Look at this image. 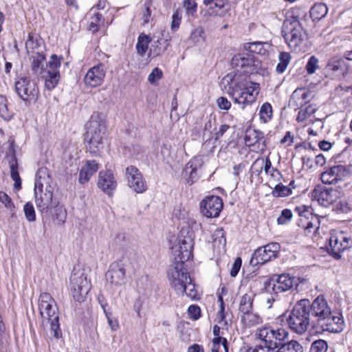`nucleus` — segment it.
Returning a JSON list of instances; mask_svg holds the SVG:
<instances>
[{
  "label": "nucleus",
  "instance_id": "nucleus-3",
  "mask_svg": "<svg viewBox=\"0 0 352 352\" xmlns=\"http://www.w3.org/2000/svg\"><path fill=\"white\" fill-rule=\"evenodd\" d=\"M40 315L43 319L42 323L50 324V333L53 338H59L62 336L59 324L58 309L54 300L48 293H42L38 299Z\"/></svg>",
  "mask_w": 352,
  "mask_h": 352
},
{
  "label": "nucleus",
  "instance_id": "nucleus-36",
  "mask_svg": "<svg viewBox=\"0 0 352 352\" xmlns=\"http://www.w3.org/2000/svg\"><path fill=\"white\" fill-rule=\"evenodd\" d=\"M276 352H304V350L298 342L291 340L287 343L282 342Z\"/></svg>",
  "mask_w": 352,
  "mask_h": 352
},
{
  "label": "nucleus",
  "instance_id": "nucleus-17",
  "mask_svg": "<svg viewBox=\"0 0 352 352\" xmlns=\"http://www.w3.org/2000/svg\"><path fill=\"white\" fill-rule=\"evenodd\" d=\"M200 208L204 216L208 218L217 217L223 208V201L218 196H210L201 201Z\"/></svg>",
  "mask_w": 352,
  "mask_h": 352
},
{
  "label": "nucleus",
  "instance_id": "nucleus-7",
  "mask_svg": "<svg viewBox=\"0 0 352 352\" xmlns=\"http://www.w3.org/2000/svg\"><path fill=\"white\" fill-rule=\"evenodd\" d=\"M195 234L189 227L181 230L178 236V244L172 248L174 260L185 263L192 256Z\"/></svg>",
  "mask_w": 352,
  "mask_h": 352
},
{
  "label": "nucleus",
  "instance_id": "nucleus-56",
  "mask_svg": "<svg viewBox=\"0 0 352 352\" xmlns=\"http://www.w3.org/2000/svg\"><path fill=\"white\" fill-rule=\"evenodd\" d=\"M102 16L99 12L94 13V16L91 18L89 24V30L96 32L98 30L99 23L101 21Z\"/></svg>",
  "mask_w": 352,
  "mask_h": 352
},
{
  "label": "nucleus",
  "instance_id": "nucleus-32",
  "mask_svg": "<svg viewBox=\"0 0 352 352\" xmlns=\"http://www.w3.org/2000/svg\"><path fill=\"white\" fill-rule=\"evenodd\" d=\"M254 296L255 294L252 292L245 293L241 296L239 305V310L241 314H248L252 310Z\"/></svg>",
  "mask_w": 352,
  "mask_h": 352
},
{
  "label": "nucleus",
  "instance_id": "nucleus-13",
  "mask_svg": "<svg viewBox=\"0 0 352 352\" xmlns=\"http://www.w3.org/2000/svg\"><path fill=\"white\" fill-rule=\"evenodd\" d=\"M15 90L19 96L25 102L37 99L39 91L36 83L29 77H21L15 82Z\"/></svg>",
  "mask_w": 352,
  "mask_h": 352
},
{
  "label": "nucleus",
  "instance_id": "nucleus-9",
  "mask_svg": "<svg viewBox=\"0 0 352 352\" xmlns=\"http://www.w3.org/2000/svg\"><path fill=\"white\" fill-rule=\"evenodd\" d=\"M167 278L169 283L176 292L184 291L185 284L190 283V276L184 267V263L182 261H175L170 265L168 272Z\"/></svg>",
  "mask_w": 352,
  "mask_h": 352
},
{
  "label": "nucleus",
  "instance_id": "nucleus-59",
  "mask_svg": "<svg viewBox=\"0 0 352 352\" xmlns=\"http://www.w3.org/2000/svg\"><path fill=\"white\" fill-rule=\"evenodd\" d=\"M190 318L197 320L200 317L201 309L197 305H190L188 309Z\"/></svg>",
  "mask_w": 352,
  "mask_h": 352
},
{
  "label": "nucleus",
  "instance_id": "nucleus-50",
  "mask_svg": "<svg viewBox=\"0 0 352 352\" xmlns=\"http://www.w3.org/2000/svg\"><path fill=\"white\" fill-rule=\"evenodd\" d=\"M260 118L264 122H268L272 116V108L270 103L265 102L260 108L259 111Z\"/></svg>",
  "mask_w": 352,
  "mask_h": 352
},
{
  "label": "nucleus",
  "instance_id": "nucleus-64",
  "mask_svg": "<svg viewBox=\"0 0 352 352\" xmlns=\"http://www.w3.org/2000/svg\"><path fill=\"white\" fill-rule=\"evenodd\" d=\"M241 266V259L240 258H237L234 263L232 264L231 270H230V276L232 277H235L237 274L239 273V271L240 270V267Z\"/></svg>",
  "mask_w": 352,
  "mask_h": 352
},
{
  "label": "nucleus",
  "instance_id": "nucleus-45",
  "mask_svg": "<svg viewBox=\"0 0 352 352\" xmlns=\"http://www.w3.org/2000/svg\"><path fill=\"white\" fill-rule=\"evenodd\" d=\"M266 43L263 42H252L244 44V49L251 53L265 54L266 50L264 46Z\"/></svg>",
  "mask_w": 352,
  "mask_h": 352
},
{
  "label": "nucleus",
  "instance_id": "nucleus-20",
  "mask_svg": "<svg viewBox=\"0 0 352 352\" xmlns=\"http://www.w3.org/2000/svg\"><path fill=\"white\" fill-rule=\"evenodd\" d=\"M342 319L338 316L333 315L331 312L322 318L314 326L320 331L338 333L342 330Z\"/></svg>",
  "mask_w": 352,
  "mask_h": 352
},
{
  "label": "nucleus",
  "instance_id": "nucleus-21",
  "mask_svg": "<svg viewBox=\"0 0 352 352\" xmlns=\"http://www.w3.org/2000/svg\"><path fill=\"white\" fill-rule=\"evenodd\" d=\"M349 174V169L344 165L331 167L321 174L320 179L323 184H332L342 180Z\"/></svg>",
  "mask_w": 352,
  "mask_h": 352
},
{
  "label": "nucleus",
  "instance_id": "nucleus-11",
  "mask_svg": "<svg viewBox=\"0 0 352 352\" xmlns=\"http://www.w3.org/2000/svg\"><path fill=\"white\" fill-rule=\"evenodd\" d=\"M342 195L340 190L333 188L317 186L311 192L310 197L323 207H328L336 202Z\"/></svg>",
  "mask_w": 352,
  "mask_h": 352
},
{
  "label": "nucleus",
  "instance_id": "nucleus-38",
  "mask_svg": "<svg viewBox=\"0 0 352 352\" xmlns=\"http://www.w3.org/2000/svg\"><path fill=\"white\" fill-rule=\"evenodd\" d=\"M151 41V39L149 36L144 33H141L139 35L135 47L138 53L141 56H143L145 54L146 52L148 50V44Z\"/></svg>",
  "mask_w": 352,
  "mask_h": 352
},
{
  "label": "nucleus",
  "instance_id": "nucleus-46",
  "mask_svg": "<svg viewBox=\"0 0 352 352\" xmlns=\"http://www.w3.org/2000/svg\"><path fill=\"white\" fill-rule=\"evenodd\" d=\"M184 286L185 289L184 291L181 292H176L177 294L183 295L184 293L186 295L192 300H197L199 298L198 291L196 288L195 285L192 283V279L190 278V283H188L185 284Z\"/></svg>",
  "mask_w": 352,
  "mask_h": 352
},
{
  "label": "nucleus",
  "instance_id": "nucleus-51",
  "mask_svg": "<svg viewBox=\"0 0 352 352\" xmlns=\"http://www.w3.org/2000/svg\"><path fill=\"white\" fill-rule=\"evenodd\" d=\"M23 211L25 218L28 221L34 222L36 221L35 210L31 202H28L24 205Z\"/></svg>",
  "mask_w": 352,
  "mask_h": 352
},
{
  "label": "nucleus",
  "instance_id": "nucleus-41",
  "mask_svg": "<svg viewBox=\"0 0 352 352\" xmlns=\"http://www.w3.org/2000/svg\"><path fill=\"white\" fill-rule=\"evenodd\" d=\"M310 220L305 222L302 225L307 233H311L312 231L316 232L319 229L320 225V218L322 217L314 215L312 213H310Z\"/></svg>",
  "mask_w": 352,
  "mask_h": 352
},
{
  "label": "nucleus",
  "instance_id": "nucleus-19",
  "mask_svg": "<svg viewBox=\"0 0 352 352\" xmlns=\"http://www.w3.org/2000/svg\"><path fill=\"white\" fill-rule=\"evenodd\" d=\"M105 75L104 65L99 63L87 71L84 78V82L87 87L91 88L100 86L104 82Z\"/></svg>",
  "mask_w": 352,
  "mask_h": 352
},
{
  "label": "nucleus",
  "instance_id": "nucleus-39",
  "mask_svg": "<svg viewBox=\"0 0 352 352\" xmlns=\"http://www.w3.org/2000/svg\"><path fill=\"white\" fill-rule=\"evenodd\" d=\"M32 70L36 75H40L43 73V62L45 60V55L43 54L32 55Z\"/></svg>",
  "mask_w": 352,
  "mask_h": 352
},
{
  "label": "nucleus",
  "instance_id": "nucleus-23",
  "mask_svg": "<svg viewBox=\"0 0 352 352\" xmlns=\"http://www.w3.org/2000/svg\"><path fill=\"white\" fill-rule=\"evenodd\" d=\"M203 164L204 162L199 157H194L186 164L182 174L189 185H192L199 179L198 170L202 167Z\"/></svg>",
  "mask_w": 352,
  "mask_h": 352
},
{
  "label": "nucleus",
  "instance_id": "nucleus-14",
  "mask_svg": "<svg viewBox=\"0 0 352 352\" xmlns=\"http://www.w3.org/2000/svg\"><path fill=\"white\" fill-rule=\"evenodd\" d=\"M306 305L307 312L310 313V318H314V324H316L322 318L331 314V308L323 296H319L311 303L308 299H301Z\"/></svg>",
  "mask_w": 352,
  "mask_h": 352
},
{
  "label": "nucleus",
  "instance_id": "nucleus-48",
  "mask_svg": "<svg viewBox=\"0 0 352 352\" xmlns=\"http://www.w3.org/2000/svg\"><path fill=\"white\" fill-rule=\"evenodd\" d=\"M212 239L214 247H222L223 248L226 243L224 230L222 228L217 229L212 234Z\"/></svg>",
  "mask_w": 352,
  "mask_h": 352
},
{
  "label": "nucleus",
  "instance_id": "nucleus-25",
  "mask_svg": "<svg viewBox=\"0 0 352 352\" xmlns=\"http://www.w3.org/2000/svg\"><path fill=\"white\" fill-rule=\"evenodd\" d=\"M349 241V239L342 235L340 238L336 235H332L329 239V253L336 259L340 258L341 253L350 246Z\"/></svg>",
  "mask_w": 352,
  "mask_h": 352
},
{
  "label": "nucleus",
  "instance_id": "nucleus-37",
  "mask_svg": "<svg viewBox=\"0 0 352 352\" xmlns=\"http://www.w3.org/2000/svg\"><path fill=\"white\" fill-rule=\"evenodd\" d=\"M168 45V39L158 38L152 44L150 52L151 53H153L154 56H160L167 50Z\"/></svg>",
  "mask_w": 352,
  "mask_h": 352
},
{
  "label": "nucleus",
  "instance_id": "nucleus-22",
  "mask_svg": "<svg viewBox=\"0 0 352 352\" xmlns=\"http://www.w3.org/2000/svg\"><path fill=\"white\" fill-rule=\"evenodd\" d=\"M245 143L249 147H254V150L263 152L266 148L265 139L263 133L254 129H248L245 135Z\"/></svg>",
  "mask_w": 352,
  "mask_h": 352
},
{
  "label": "nucleus",
  "instance_id": "nucleus-40",
  "mask_svg": "<svg viewBox=\"0 0 352 352\" xmlns=\"http://www.w3.org/2000/svg\"><path fill=\"white\" fill-rule=\"evenodd\" d=\"M328 12V8L324 3H316L310 10L311 17L314 20H320L324 17Z\"/></svg>",
  "mask_w": 352,
  "mask_h": 352
},
{
  "label": "nucleus",
  "instance_id": "nucleus-57",
  "mask_svg": "<svg viewBox=\"0 0 352 352\" xmlns=\"http://www.w3.org/2000/svg\"><path fill=\"white\" fill-rule=\"evenodd\" d=\"M204 31L202 28L199 27L195 29L190 34V39L195 43H199L204 40Z\"/></svg>",
  "mask_w": 352,
  "mask_h": 352
},
{
  "label": "nucleus",
  "instance_id": "nucleus-44",
  "mask_svg": "<svg viewBox=\"0 0 352 352\" xmlns=\"http://www.w3.org/2000/svg\"><path fill=\"white\" fill-rule=\"evenodd\" d=\"M316 111L317 108L316 105L309 104L305 108L302 109L299 111L296 117V121L298 122H304L311 115L315 113Z\"/></svg>",
  "mask_w": 352,
  "mask_h": 352
},
{
  "label": "nucleus",
  "instance_id": "nucleus-31",
  "mask_svg": "<svg viewBox=\"0 0 352 352\" xmlns=\"http://www.w3.org/2000/svg\"><path fill=\"white\" fill-rule=\"evenodd\" d=\"M43 42L41 39L33 36L32 33H29L28 38L25 42V49L28 54L37 55L43 54Z\"/></svg>",
  "mask_w": 352,
  "mask_h": 352
},
{
  "label": "nucleus",
  "instance_id": "nucleus-4",
  "mask_svg": "<svg viewBox=\"0 0 352 352\" xmlns=\"http://www.w3.org/2000/svg\"><path fill=\"white\" fill-rule=\"evenodd\" d=\"M47 175L45 168H39L36 174L34 184V199L37 209L42 213H48L52 210V206L55 204L56 199H53L52 187L47 185L43 189L45 176Z\"/></svg>",
  "mask_w": 352,
  "mask_h": 352
},
{
  "label": "nucleus",
  "instance_id": "nucleus-12",
  "mask_svg": "<svg viewBox=\"0 0 352 352\" xmlns=\"http://www.w3.org/2000/svg\"><path fill=\"white\" fill-rule=\"evenodd\" d=\"M280 245L278 243H270L257 248L253 253L250 264L252 266L265 264L277 257Z\"/></svg>",
  "mask_w": 352,
  "mask_h": 352
},
{
  "label": "nucleus",
  "instance_id": "nucleus-61",
  "mask_svg": "<svg viewBox=\"0 0 352 352\" xmlns=\"http://www.w3.org/2000/svg\"><path fill=\"white\" fill-rule=\"evenodd\" d=\"M0 201L5 205V206L9 209L14 207L12 203L10 197L4 192L0 191Z\"/></svg>",
  "mask_w": 352,
  "mask_h": 352
},
{
  "label": "nucleus",
  "instance_id": "nucleus-18",
  "mask_svg": "<svg viewBox=\"0 0 352 352\" xmlns=\"http://www.w3.org/2000/svg\"><path fill=\"white\" fill-rule=\"evenodd\" d=\"M60 66V60L58 58L57 56L53 54L50 57L47 67V75L45 76V85L48 90L53 89L60 78L59 67Z\"/></svg>",
  "mask_w": 352,
  "mask_h": 352
},
{
  "label": "nucleus",
  "instance_id": "nucleus-16",
  "mask_svg": "<svg viewBox=\"0 0 352 352\" xmlns=\"http://www.w3.org/2000/svg\"><path fill=\"white\" fill-rule=\"evenodd\" d=\"M231 64L233 67L242 69L245 74H249L257 72L260 61L252 54H238L232 57Z\"/></svg>",
  "mask_w": 352,
  "mask_h": 352
},
{
  "label": "nucleus",
  "instance_id": "nucleus-29",
  "mask_svg": "<svg viewBox=\"0 0 352 352\" xmlns=\"http://www.w3.org/2000/svg\"><path fill=\"white\" fill-rule=\"evenodd\" d=\"M295 285H297V280L294 276L283 274L276 276L272 289L275 293L284 292L291 289Z\"/></svg>",
  "mask_w": 352,
  "mask_h": 352
},
{
  "label": "nucleus",
  "instance_id": "nucleus-58",
  "mask_svg": "<svg viewBox=\"0 0 352 352\" xmlns=\"http://www.w3.org/2000/svg\"><path fill=\"white\" fill-rule=\"evenodd\" d=\"M162 78V72L158 67L154 68L151 73L148 75V80L151 83L154 84L157 80Z\"/></svg>",
  "mask_w": 352,
  "mask_h": 352
},
{
  "label": "nucleus",
  "instance_id": "nucleus-55",
  "mask_svg": "<svg viewBox=\"0 0 352 352\" xmlns=\"http://www.w3.org/2000/svg\"><path fill=\"white\" fill-rule=\"evenodd\" d=\"M292 217V212L289 209H284L281 211L280 215L277 219L279 225H284L288 223Z\"/></svg>",
  "mask_w": 352,
  "mask_h": 352
},
{
  "label": "nucleus",
  "instance_id": "nucleus-49",
  "mask_svg": "<svg viewBox=\"0 0 352 352\" xmlns=\"http://www.w3.org/2000/svg\"><path fill=\"white\" fill-rule=\"evenodd\" d=\"M292 194V188L278 184L275 186L272 192V195L274 197H285L289 196Z\"/></svg>",
  "mask_w": 352,
  "mask_h": 352
},
{
  "label": "nucleus",
  "instance_id": "nucleus-63",
  "mask_svg": "<svg viewBox=\"0 0 352 352\" xmlns=\"http://www.w3.org/2000/svg\"><path fill=\"white\" fill-rule=\"evenodd\" d=\"M204 4L206 6L214 5L215 8L221 9L226 4V0H204Z\"/></svg>",
  "mask_w": 352,
  "mask_h": 352
},
{
  "label": "nucleus",
  "instance_id": "nucleus-33",
  "mask_svg": "<svg viewBox=\"0 0 352 352\" xmlns=\"http://www.w3.org/2000/svg\"><path fill=\"white\" fill-rule=\"evenodd\" d=\"M241 320L247 327H252L263 322V318L258 314H254L252 311L248 314L241 315Z\"/></svg>",
  "mask_w": 352,
  "mask_h": 352
},
{
  "label": "nucleus",
  "instance_id": "nucleus-27",
  "mask_svg": "<svg viewBox=\"0 0 352 352\" xmlns=\"http://www.w3.org/2000/svg\"><path fill=\"white\" fill-rule=\"evenodd\" d=\"M310 100L311 92L309 91L305 88H298L292 93L289 101V106L294 110H297L305 105Z\"/></svg>",
  "mask_w": 352,
  "mask_h": 352
},
{
  "label": "nucleus",
  "instance_id": "nucleus-2",
  "mask_svg": "<svg viewBox=\"0 0 352 352\" xmlns=\"http://www.w3.org/2000/svg\"><path fill=\"white\" fill-rule=\"evenodd\" d=\"M86 129L85 140L87 149L91 154L96 155L103 148L102 140L106 130L102 115L94 113L87 122Z\"/></svg>",
  "mask_w": 352,
  "mask_h": 352
},
{
  "label": "nucleus",
  "instance_id": "nucleus-42",
  "mask_svg": "<svg viewBox=\"0 0 352 352\" xmlns=\"http://www.w3.org/2000/svg\"><path fill=\"white\" fill-rule=\"evenodd\" d=\"M13 116V112L8 108L7 98L0 95V116L6 121H9Z\"/></svg>",
  "mask_w": 352,
  "mask_h": 352
},
{
  "label": "nucleus",
  "instance_id": "nucleus-35",
  "mask_svg": "<svg viewBox=\"0 0 352 352\" xmlns=\"http://www.w3.org/2000/svg\"><path fill=\"white\" fill-rule=\"evenodd\" d=\"M345 63L344 58L334 56L329 60L326 67H324V70L326 72H334L339 70H343L346 65Z\"/></svg>",
  "mask_w": 352,
  "mask_h": 352
},
{
  "label": "nucleus",
  "instance_id": "nucleus-8",
  "mask_svg": "<svg viewBox=\"0 0 352 352\" xmlns=\"http://www.w3.org/2000/svg\"><path fill=\"white\" fill-rule=\"evenodd\" d=\"M289 332L283 328L274 329L265 324L256 329L254 336L258 339L263 345L277 349L285 339L288 338Z\"/></svg>",
  "mask_w": 352,
  "mask_h": 352
},
{
  "label": "nucleus",
  "instance_id": "nucleus-28",
  "mask_svg": "<svg viewBox=\"0 0 352 352\" xmlns=\"http://www.w3.org/2000/svg\"><path fill=\"white\" fill-rule=\"evenodd\" d=\"M125 269L120 263H113L106 273L107 281L115 285H122L124 282Z\"/></svg>",
  "mask_w": 352,
  "mask_h": 352
},
{
  "label": "nucleus",
  "instance_id": "nucleus-43",
  "mask_svg": "<svg viewBox=\"0 0 352 352\" xmlns=\"http://www.w3.org/2000/svg\"><path fill=\"white\" fill-rule=\"evenodd\" d=\"M52 216H54L60 222L63 223L66 218V210L63 206L60 205L58 201L56 200L55 204L52 206V210L49 212Z\"/></svg>",
  "mask_w": 352,
  "mask_h": 352
},
{
  "label": "nucleus",
  "instance_id": "nucleus-52",
  "mask_svg": "<svg viewBox=\"0 0 352 352\" xmlns=\"http://www.w3.org/2000/svg\"><path fill=\"white\" fill-rule=\"evenodd\" d=\"M328 349L327 342L324 340L314 341L311 346V352H326Z\"/></svg>",
  "mask_w": 352,
  "mask_h": 352
},
{
  "label": "nucleus",
  "instance_id": "nucleus-60",
  "mask_svg": "<svg viewBox=\"0 0 352 352\" xmlns=\"http://www.w3.org/2000/svg\"><path fill=\"white\" fill-rule=\"evenodd\" d=\"M217 103L219 109L228 110L231 107V102L226 97H219L217 100Z\"/></svg>",
  "mask_w": 352,
  "mask_h": 352
},
{
  "label": "nucleus",
  "instance_id": "nucleus-30",
  "mask_svg": "<svg viewBox=\"0 0 352 352\" xmlns=\"http://www.w3.org/2000/svg\"><path fill=\"white\" fill-rule=\"evenodd\" d=\"M98 168V164L95 160L87 161L85 165L80 170L79 182L82 184L88 182L91 177L97 172Z\"/></svg>",
  "mask_w": 352,
  "mask_h": 352
},
{
  "label": "nucleus",
  "instance_id": "nucleus-6",
  "mask_svg": "<svg viewBox=\"0 0 352 352\" xmlns=\"http://www.w3.org/2000/svg\"><path fill=\"white\" fill-rule=\"evenodd\" d=\"M282 35L292 49H296L307 39L306 31L295 16L285 20L282 27Z\"/></svg>",
  "mask_w": 352,
  "mask_h": 352
},
{
  "label": "nucleus",
  "instance_id": "nucleus-62",
  "mask_svg": "<svg viewBox=\"0 0 352 352\" xmlns=\"http://www.w3.org/2000/svg\"><path fill=\"white\" fill-rule=\"evenodd\" d=\"M309 209H310L309 206H305V205H302V206L296 207L295 210L298 212V214L300 217H305V218L309 219V217H307V214L310 215V213H311L309 211Z\"/></svg>",
  "mask_w": 352,
  "mask_h": 352
},
{
  "label": "nucleus",
  "instance_id": "nucleus-15",
  "mask_svg": "<svg viewBox=\"0 0 352 352\" xmlns=\"http://www.w3.org/2000/svg\"><path fill=\"white\" fill-rule=\"evenodd\" d=\"M125 175L127 186L132 190L141 194L147 190L146 182L138 168L134 166H128Z\"/></svg>",
  "mask_w": 352,
  "mask_h": 352
},
{
  "label": "nucleus",
  "instance_id": "nucleus-53",
  "mask_svg": "<svg viewBox=\"0 0 352 352\" xmlns=\"http://www.w3.org/2000/svg\"><path fill=\"white\" fill-rule=\"evenodd\" d=\"M184 7L188 16H193L197 12V4L193 0H184Z\"/></svg>",
  "mask_w": 352,
  "mask_h": 352
},
{
  "label": "nucleus",
  "instance_id": "nucleus-24",
  "mask_svg": "<svg viewBox=\"0 0 352 352\" xmlns=\"http://www.w3.org/2000/svg\"><path fill=\"white\" fill-rule=\"evenodd\" d=\"M10 146L6 152V156L9 158V164L10 168V175L12 180L14 182V188L19 190L21 188V179L18 172V163L15 155V149L14 145V140H10Z\"/></svg>",
  "mask_w": 352,
  "mask_h": 352
},
{
  "label": "nucleus",
  "instance_id": "nucleus-54",
  "mask_svg": "<svg viewBox=\"0 0 352 352\" xmlns=\"http://www.w3.org/2000/svg\"><path fill=\"white\" fill-rule=\"evenodd\" d=\"M319 60L315 56L309 57L308 62L306 65V69L309 74H314L317 69L319 67Z\"/></svg>",
  "mask_w": 352,
  "mask_h": 352
},
{
  "label": "nucleus",
  "instance_id": "nucleus-34",
  "mask_svg": "<svg viewBox=\"0 0 352 352\" xmlns=\"http://www.w3.org/2000/svg\"><path fill=\"white\" fill-rule=\"evenodd\" d=\"M252 168L255 170V172L259 175L263 168H264V171L265 174H268L270 173V170L272 168V170H276V169H274L272 168V162L268 157L264 158H258L254 161L252 166Z\"/></svg>",
  "mask_w": 352,
  "mask_h": 352
},
{
  "label": "nucleus",
  "instance_id": "nucleus-5",
  "mask_svg": "<svg viewBox=\"0 0 352 352\" xmlns=\"http://www.w3.org/2000/svg\"><path fill=\"white\" fill-rule=\"evenodd\" d=\"M307 307H308L300 300L286 316V322L289 328L298 335L304 334L310 324V313L307 312Z\"/></svg>",
  "mask_w": 352,
  "mask_h": 352
},
{
  "label": "nucleus",
  "instance_id": "nucleus-26",
  "mask_svg": "<svg viewBox=\"0 0 352 352\" xmlns=\"http://www.w3.org/2000/svg\"><path fill=\"white\" fill-rule=\"evenodd\" d=\"M98 186L108 195L116 190L117 182L111 170H101L99 173Z\"/></svg>",
  "mask_w": 352,
  "mask_h": 352
},
{
  "label": "nucleus",
  "instance_id": "nucleus-1",
  "mask_svg": "<svg viewBox=\"0 0 352 352\" xmlns=\"http://www.w3.org/2000/svg\"><path fill=\"white\" fill-rule=\"evenodd\" d=\"M221 84L234 102L243 104V107L254 103L260 91L258 84L249 81L245 75L235 72L226 75Z\"/></svg>",
  "mask_w": 352,
  "mask_h": 352
},
{
  "label": "nucleus",
  "instance_id": "nucleus-10",
  "mask_svg": "<svg viewBox=\"0 0 352 352\" xmlns=\"http://www.w3.org/2000/svg\"><path fill=\"white\" fill-rule=\"evenodd\" d=\"M71 291L75 301L83 302L91 289L87 275L80 272H74L70 277Z\"/></svg>",
  "mask_w": 352,
  "mask_h": 352
},
{
  "label": "nucleus",
  "instance_id": "nucleus-47",
  "mask_svg": "<svg viewBox=\"0 0 352 352\" xmlns=\"http://www.w3.org/2000/svg\"><path fill=\"white\" fill-rule=\"evenodd\" d=\"M290 59H291V56L289 53H287V52L280 53V54L278 56L279 63H278V65L276 66V71L278 74L283 73L286 70V69L290 62Z\"/></svg>",
  "mask_w": 352,
  "mask_h": 352
}]
</instances>
